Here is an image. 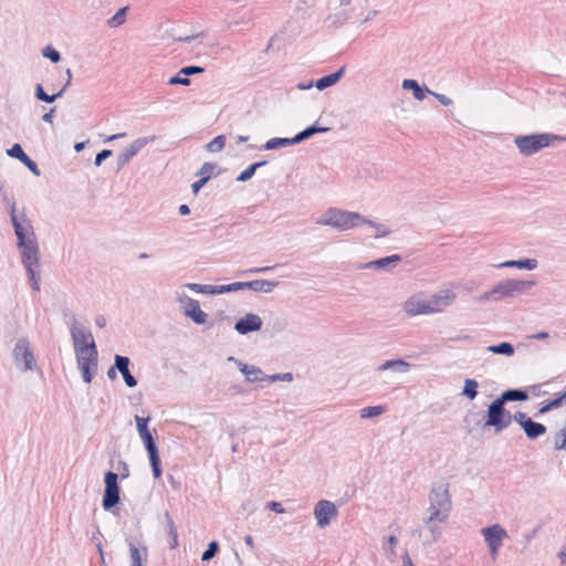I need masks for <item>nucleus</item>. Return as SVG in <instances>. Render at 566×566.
<instances>
[{
	"mask_svg": "<svg viewBox=\"0 0 566 566\" xmlns=\"http://www.w3.org/2000/svg\"><path fill=\"white\" fill-rule=\"evenodd\" d=\"M429 516L424 520V524L439 522L443 523L448 520L452 509V501L449 493L448 483H436L432 485L429 495Z\"/></svg>",
	"mask_w": 566,
	"mask_h": 566,
	"instance_id": "obj_1",
	"label": "nucleus"
},
{
	"mask_svg": "<svg viewBox=\"0 0 566 566\" xmlns=\"http://www.w3.org/2000/svg\"><path fill=\"white\" fill-rule=\"evenodd\" d=\"M364 222H369V219L358 212L338 208H328L315 223L318 226H328L339 231H345L361 226Z\"/></svg>",
	"mask_w": 566,
	"mask_h": 566,
	"instance_id": "obj_2",
	"label": "nucleus"
},
{
	"mask_svg": "<svg viewBox=\"0 0 566 566\" xmlns=\"http://www.w3.org/2000/svg\"><path fill=\"white\" fill-rule=\"evenodd\" d=\"M117 470L118 473L107 471L104 474V494L102 499V506L105 511H112L120 502V486L118 484L119 475L122 479L129 476V468L125 461H119Z\"/></svg>",
	"mask_w": 566,
	"mask_h": 566,
	"instance_id": "obj_3",
	"label": "nucleus"
},
{
	"mask_svg": "<svg viewBox=\"0 0 566 566\" xmlns=\"http://www.w3.org/2000/svg\"><path fill=\"white\" fill-rule=\"evenodd\" d=\"M535 285L534 281L506 279L495 284L491 290L484 292L480 300L502 301L527 292Z\"/></svg>",
	"mask_w": 566,
	"mask_h": 566,
	"instance_id": "obj_4",
	"label": "nucleus"
},
{
	"mask_svg": "<svg viewBox=\"0 0 566 566\" xmlns=\"http://www.w3.org/2000/svg\"><path fill=\"white\" fill-rule=\"evenodd\" d=\"M554 140L563 142L566 140V138L555 134L542 133L517 136L515 137L514 143L520 153L523 156L528 157L538 153L543 148L548 147Z\"/></svg>",
	"mask_w": 566,
	"mask_h": 566,
	"instance_id": "obj_5",
	"label": "nucleus"
},
{
	"mask_svg": "<svg viewBox=\"0 0 566 566\" xmlns=\"http://www.w3.org/2000/svg\"><path fill=\"white\" fill-rule=\"evenodd\" d=\"M512 421H514V415L505 408V403L502 402V400L495 398L488 406L483 429L493 428L494 432L497 434L507 429Z\"/></svg>",
	"mask_w": 566,
	"mask_h": 566,
	"instance_id": "obj_6",
	"label": "nucleus"
},
{
	"mask_svg": "<svg viewBox=\"0 0 566 566\" xmlns=\"http://www.w3.org/2000/svg\"><path fill=\"white\" fill-rule=\"evenodd\" d=\"M88 346L91 347L88 350L80 348L75 352L77 367L82 374L84 382L86 384L92 382L98 366V352L95 340H92Z\"/></svg>",
	"mask_w": 566,
	"mask_h": 566,
	"instance_id": "obj_7",
	"label": "nucleus"
},
{
	"mask_svg": "<svg viewBox=\"0 0 566 566\" xmlns=\"http://www.w3.org/2000/svg\"><path fill=\"white\" fill-rule=\"evenodd\" d=\"M12 356L15 365L22 371H33L39 369L33 349L31 348L30 342L27 337L18 338L12 350Z\"/></svg>",
	"mask_w": 566,
	"mask_h": 566,
	"instance_id": "obj_8",
	"label": "nucleus"
},
{
	"mask_svg": "<svg viewBox=\"0 0 566 566\" xmlns=\"http://www.w3.org/2000/svg\"><path fill=\"white\" fill-rule=\"evenodd\" d=\"M280 285L279 281L270 280H254L250 282H234L226 285H216V295L222 293L235 292L239 290L249 289L254 292L271 293L276 286Z\"/></svg>",
	"mask_w": 566,
	"mask_h": 566,
	"instance_id": "obj_9",
	"label": "nucleus"
},
{
	"mask_svg": "<svg viewBox=\"0 0 566 566\" xmlns=\"http://www.w3.org/2000/svg\"><path fill=\"white\" fill-rule=\"evenodd\" d=\"M481 534L484 537L492 559L495 560L497 558L503 539L509 536L506 530L500 524H494L483 527L481 530Z\"/></svg>",
	"mask_w": 566,
	"mask_h": 566,
	"instance_id": "obj_10",
	"label": "nucleus"
},
{
	"mask_svg": "<svg viewBox=\"0 0 566 566\" xmlns=\"http://www.w3.org/2000/svg\"><path fill=\"white\" fill-rule=\"evenodd\" d=\"M514 421L520 424L525 436L530 440H536L547 431L546 426L541 422L533 421L525 412L517 411L514 413Z\"/></svg>",
	"mask_w": 566,
	"mask_h": 566,
	"instance_id": "obj_11",
	"label": "nucleus"
},
{
	"mask_svg": "<svg viewBox=\"0 0 566 566\" xmlns=\"http://www.w3.org/2000/svg\"><path fill=\"white\" fill-rule=\"evenodd\" d=\"M338 515L336 505L328 500H321L314 507V516L319 528L331 524L332 520Z\"/></svg>",
	"mask_w": 566,
	"mask_h": 566,
	"instance_id": "obj_12",
	"label": "nucleus"
},
{
	"mask_svg": "<svg viewBox=\"0 0 566 566\" xmlns=\"http://www.w3.org/2000/svg\"><path fill=\"white\" fill-rule=\"evenodd\" d=\"M19 248H22V263L25 269L27 266H39L40 251L33 230H31V234L28 237V241L24 242V244H19Z\"/></svg>",
	"mask_w": 566,
	"mask_h": 566,
	"instance_id": "obj_13",
	"label": "nucleus"
},
{
	"mask_svg": "<svg viewBox=\"0 0 566 566\" xmlns=\"http://www.w3.org/2000/svg\"><path fill=\"white\" fill-rule=\"evenodd\" d=\"M155 136L140 137L135 139L129 146L125 147L117 157V170L125 167L134 156H136L148 143L155 140Z\"/></svg>",
	"mask_w": 566,
	"mask_h": 566,
	"instance_id": "obj_14",
	"label": "nucleus"
},
{
	"mask_svg": "<svg viewBox=\"0 0 566 566\" xmlns=\"http://www.w3.org/2000/svg\"><path fill=\"white\" fill-rule=\"evenodd\" d=\"M70 333H71V337H72V340L74 344L75 352L80 348L83 350L91 349L88 344H91L92 340H94L93 335H92L91 331L86 329L83 326H80L75 316H73V323L70 327Z\"/></svg>",
	"mask_w": 566,
	"mask_h": 566,
	"instance_id": "obj_15",
	"label": "nucleus"
},
{
	"mask_svg": "<svg viewBox=\"0 0 566 566\" xmlns=\"http://www.w3.org/2000/svg\"><path fill=\"white\" fill-rule=\"evenodd\" d=\"M180 302L186 304L184 314L192 322L198 325H202L207 322L208 315L200 308V304L197 300L185 295L180 298Z\"/></svg>",
	"mask_w": 566,
	"mask_h": 566,
	"instance_id": "obj_16",
	"label": "nucleus"
},
{
	"mask_svg": "<svg viewBox=\"0 0 566 566\" xmlns=\"http://www.w3.org/2000/svg\"><path fill=\"white\" fill-rule=\"evenodd\" d=\"M262 324L263 322L259 315L248 313L235 322L234 329L241 335H247L249 333L260 331L262 328Z\"/></svg>",
	"mask_w": 566,
	"mask_h": 566,
	"instance_id": "obj_17",
	"label": "nucleus"
},
{
	"mask_svg": "<svg viewBox=\"0 0 566 566\" xmlns=\"http://www.w3.org/2000/svg\"><path fill=\"white\" fill-rule=\"evenodd\" d=\"M403 310L410 316L432 313V307L427 303V300L419 296L409 297L403 304Z\"/></svg>",
	"mask_w": 566,
	"mask_h": 566,
	"instance_id": "obj_18",
	"label": "nucleus"
},
{
	"mask_svg": "<svg viewBox=\"0 0 566 566\" xmlns=\"http://www.w3.org/2000/svg\"><path fill=\"white\" fill-rule=\"evenodd\" d=\"M115 367L122 374L123 379L127 387L133 388L137 386V379L130 374L129 364L130 360L127 356L116 354L114 357Z\"/></svg>",
	"mask_w": 566,
	"mask_h": 566,
	"instance_id": "obj_19",
	"label": "nucleus"
},
{
	"mask_svg": "<svg viewBox=\"0 0 566 566\" xmlns=\"http://www.w3.org/2000/svg\"><path fill=\"white\" fill-rule=\"evenodd\" d=\"M454 298L455 295L453 292L442 291L439 294H434L428 298L427 303L430 305V307H432V313H436L441 312L444 307L449 306Z\"/></svg>",
	"mask_w": 566,
	"mask_h": 566,
	"instance_id": "obj_20",
	"label": "nucleus"
},
{
	"mask_svg": "<svg viewBox=\"0 0 566 566\" xmlns=\"http://www.w3.org/2000/svg\"><path fill=\"white\" fill-rule=\"evenodd\" d=\"M401 261V256L399 254H391L385 258H380L370 262L363 264V269H373V270H381L388 271L390 266H396Z\"/></svg>",
	"mask_w": 566,
	"mask_h": 566,
	"instance_id": "obj_21",
	"label": "nucleus"
},
{
	"mask_svg": "<svg viewBox=\"0 0 566 566\" xmlns=\"http://www.w3.org/2000/svg\"><path fill=\"white\" fill-rule=\"evenodd\" d=\"M12 226L14 228V233L18 239V245L24 244L28 241V237L31 234V230H33L32 226L28 220H24V224L19 220L17 213L10 216Z\"/></svg>",
	"mask_w": 566,
	"mask_h": 566,
	"instance_id": "obj_22",
	"label": "nucleus"
},
{
	"mask_svg": "<svg viewBox=\"0 0 566 566\" xmlns=\"http://www.w3.org/2000/svg\"><path fill=\"white\" fill-rule=\"evenodd\" d=\"M346 65L339 67L336 72L324 75L315 82V86L318 91H324L335 85L345 74Z\"/></svg>",
	"mask_w": 566,
	"mask_h": 566,
	"instance_id": "obj_23",
	"label": "nucleus"
},
{
	"mask_svg": "<svg viewBox=\"0 0 566 566\" xmlns=\"http://www.w3.org/2000/svg\"><path fill=\"white\" fill-rule=\"evenodd\" d=\"M497 398L506 405L507 402L512 401H525L528 399V394L526 390L521 388L507 389L504 390Z\"/></svg>",
	"mask_w": 566,
	"mask_h": 566,
	"instance_id": "obj_24",
	"label": "nucleus"
},
{
	"mask_svg": "<svg viewBox=\"0 0 566 566\" xmlns=\"http://www.w3.org/2000/svg\"><path fill=\"white\" fill-rule=\"evenodd\" d=\"M402 88L411 90L413 97L418 101L424 99L426 95L431 93L427 86H421L416 80H403Z\"/></svg>",
	"mask_w": 566,
	"mask_h": 566,
	"instance_id": "obj_25",
	"label": "nucleus"
},
{
	"mask_svg": "<svg viewBox=\"0 0 566 566\" xmlns=\"http://www.w3.org/2000/svg\"><path fill=\"white\" fill-rule=\"evenodd\" d=\"M329 129H331L329 127L319 126L317 123H315L313 125L307 126L302 132L297 133L294 136V140H295L296 144H300V143L311 138L312 136H314L317 133H326Z\"/></svg>",
	"mask_w": 566,
	"mask_h": 566,
	"instance_id": "obj_26",
	"label": "nucleus"
},
{
	"mask_svg": "<svg viewBox=\"0 0 566 566\" xmlns=\"http://www.w3.org/2000/svg\"><path fill=\"white\" fill-rule=\"evenodd\" d=\"M409 369L410 364L400 358L387 360L377 367V370L379 371L395 370L399 373H407Z\"/></svg>",
	"mask_w": 566,
	"mask_h": 566,
	"instance_id": "obj_27",
	"label": "nucleus"
},
{
	"mask_svg": "<svg viewBox=\"0 0 566 566\" xmlns=\"http://www.w3.org/2000/svg\"><path fill=\"white\" fill-rule=\"evenodd\" d=\"M499 268H517L524 270H534L537 268V260L535 259H520L505 261L497 265Z\"/></svg>",
	"mask_w": 566,
	"mask_h": 566,
	"instance_id": "obj_28",
	"label": "nucleus"
},
{
	"mask_svg": "<svg viewBox=\"0 0 566 566\" xmlns=\"http://www.w3.org/2000/svg\"><path fill=\"white\" fill-rule=\"evenodd\" d=\"M292 145H296L294 137H292V138L274 137V138L269 139L261 148L265 149V150H274V149H279V148L287 147V146H292Z\"/></svg>",
	"mask_w": 566,
	"mask_h": 566,
	"instance_id": "obj_29",
	"label": "nucleus"
},
{
	"mask_svg": "<svg viewBox=\"0 0 566 566\" xmlns=\"http://www.w3.org/2000/svg\"><path fill=\"white\" fill-rule=\"evenodd\" d=\"M63 94H64V90H60L57 93L49 95L48 93H45V91L43 90V86L41 84L35 85L34 96H35V98H38L41 102L53 103L57 98L62 97Z\"/></svg>",
	"mask_w": 566,
	"mask_h": 566,
	"instance_id": "obj_30",
	"label": "nucleus"
},
{
	"mask_svg": "<svg viewBox=\"0 0 566 566\" xmlns=\"http://www.w3.org/2000/svg\"><path fill=\"white\" fill-rule=\"evenodd\" d=\"M488 352L496 355L513 356L515 353L514 346L509 342H502L500 344L490 345L486 347Z\"/></svg>",
	"mask_w": 566,
	"mask_h": 566,
	"instance_id": "obj_31",
	"label": "nucleus"
},
{
	"mask_svg": "<svg viewBox=\"0 0 566 566\" xmlns=\"http://www.w3.org/2000/svg\"><path fill=\"white\" fill-rule=\"evenodd\" d=\"M485 420V415L483 411H468V413L464 416V423L467 426H473L478 428L483 429V422Z\"/></svg>",
	"mask_w": 566,
	"mask_h": 566,
	"instance_id": "obj_32",
	"label": "nucleus"
},
{
	"mask_svg": "<svg viewBox=\"0 0 566 566\" xmlns=\"http://www.w3.org/2000/svg\"><path fill=\"white\" fill-rule=\"evenodd\" d=\"M266 164H268V160H261V161L251 164L248 168H245L243 171H241V174L237 177V180L240 182H245V181L250 180L254 176L255 171L259 168L264 167Z\"/></svg>",
	"mask_w": 566,
	"mask_h": 566,
	"instance_id": "obj_33",
	"label": "nucleus"
},
{
	"mask_svg": "<svg viewBox=\"0 0 566 566\" xmlns=\"http://www.w3.org/2000/svg\"><path fill=\"white\" fill-rule=\"evenodd\" d=\"M147 453H148V458H149V463H150V467H151L153 475H154L155 479H158L163 474L159 451L157 449V450L149 451Z\"/></svg>",
	"mask_w": 566,
	"mask_h": 566,
	"instance_id": "obj_34",
	"label": "nucleus"
},
{
	"mask_svg": "<svg viewBox=\"0 0 566 566\" xmlns=\"http://www.w3.org/2000/svg\"><path fill=\"white\" fill-rule=\"evenodd\" d=\"M348 19H349V13L347 11H340V12L327 15V18L325 19V22L328 24V27L339 28V27L344 25Z\"/></svg>",
	"mask_w": 566,
	"mask_h": 566,
	"instance_id": "obj_35",
	"label": "nucleus"
},
{
	"mask_svg": "<svg viewBox=\"0 0 566 566\" xmlns=\"http://www.w3.org/2000/svg\"><path fill=\"white\" fill-rule=\"evenodd\" d=\"M479 382L475 379L467 378L461 395L473 400L478 396Z\"/></svg>",
	"mask_w": 566,
	"mask_h": 566,
	"instance_id": "obj_36",
	"label": "nucleus"
},
{
	"mask_svg": "<svg viewBox=\"0 0 566 566\" xmlns=\"http://www.w3.org/2000/svg\"><path fill=\"white\" fill-rule=\"evenodd\" d=\"M244 375L248 382H260L266 380L268 378V375H265L259 367L253 365L248 367V370L244 373Z\"/></svg>",
	"mask_w": 566,
	"mask_h": 566,
	"instance_id": "obj_37",
	"label": "nucleus"
},
{
	"mask_svg": "<svg viewBox=\"0 0 566 566\" xmlns=\"http://www.w3.org/2000/svg\"><path fill=\"white\" fill-rule=\"evenodd\" d=\"M128 7L120 8L112 18L107 20L109 28H117L125 22Z\"/></svg>",
	"mask_w": 566,
	"mask_h": 566,
	"instance_id": "obj_38",
	"label": "nucleus"
},
{
	"mask_svg": "<svg viewBox=\"0 0 566 566\" xmlns=\"http://www.w3.org/2000/svg\"><path fill=\"white\" fill-rule=\"evenodd\" d=\"M386 411V407L385 406H369V407H365L360 410V417L363 419H367V418H374V417H378L380 415H382L384 412Z\"/></svg>",
	"mask_w": 566,
	"mask_h": 566,
	"instance_id": "obj_39",
	"label": "nucleus"
},
{
	"mask_svg": "<svg viewBox=\"0 0 566 566\" xmlns=\"http://www.w3.org/2000/svg\"><path fill=\"white\" fill-rule=\"evenodd\" d=\"M187 287L196 293L216 295V285L189 283Z\"/></svg>",
	"mask_w": 566,
	"mask_h": 566,
	"instance_id": "obj_40",
	"label": "nucleus"
},
{
	"mask_svg": "<svg viewBox=\"0 0 566 566\" xmlns=\"http://www.w3.org/2000/svg\"><path fill=\"white\" fill-rule=\"evenodd\" d=\"M564 405L559 395H557L554 399L545 401L538 410L539 415L546 413L551 410L557 409Z\"/></svg>",
	"mask_w": 566,
	"mask_h": 566,
	"instance_id": "obj_41",
	"label": "nucleus"
},
{
	"mask_svg": "<svg viewBox=\"0 0 566 566\" xmlns=\"http://www.w3.org/2000/svg\"><path fill=\"white\" fill-rule=\"evenodd\" d=\"M128 547L132 559L130 566H144L139 548L132 541H128Z\"/></svg>",
	"mask_w": 566,
	"mask_h": 566,
	"instance_id": "obj_42",
	"label": "nucleus"
},
{
	"mask_svg": "<svg viewBox=\"0 0 566 566\" xmlns=\"http://www.w3.org/2000/svg\"><path fill=\"white\" fill-rule=\"evenodd\" d=\"M226 145V137L223 135L216 136L211 142L206 145L208 151H220Z\"/></svg>",
	"mask_w": 566,
	"mask_h": 566,
	"instance_id": "obj_43",
	"label": "nucleus"
},
{
	"mask_svg": "<svg viewBox=\"0 0 566 566\" xmlns=\"http://www.w3.org/2000/svg\"><path fill=\"white\" fill-rule=\"evenodd\" d=\"M219 549H220V546H219L218 542H216V541L210 542L208 544L207 549L201 555V560L202 562L211 560L218 554Z\"/></svg>",
	"mask_w": 566,
	"mask_h": 566,
	"instance_id": "obj_44",
	"label": "nucleus"
},
{
	"mask_svg": "<svg viewBox=\"0 0 566 566\" xmlns=\"http://www.w3.org/2000/svg\"><path fill=\"white\" fill-rule=\"evenodd\" d=\"M143 443H144V447L146 449L147 452L149 451H153V450H157L158 447L156 444V441H155V438L153 437V433L150 431L139 436Z\"/></svg>",
	"mask_w": 566,
	"mask_h": 566,
	"instance_id": "obj_45",
	"label": "nucleus"
},
{
	"mask_svg": "<svg viewBox=\"0 0 566 566\" xmlns=\"http://www.w3.org/2000/svg\"><path fill=\"white\" fill-rule=\"evenodd\" d=\"M42 55L44 57L49 59L53 63H57L61 60L60 52L57 50H55L53 46H51V45H46L42 50Z\"/></svg>",
	"mask_w": 566,
	"mask_h": 566,
	"instance_id": "obj_46",
	"label": "nucleus"
},
{
	"mask_svg": "<svg viewBox=\"0 0 566 566\" xmlns=\"http://www.w3.org/2000/svg\"><path fill=\"white\" fill-rule=\"evenodd\" d=\"M363 224H367V226L374 228L377 231V233L375 235L376 238L387 237L390 233V230L388 228H386L385 226L377 223L370 219H369V222H364Z\"/></svg>",
	"mask_w": 566,
	"mask_h": 566,
	"instance_id": "obj_47",
	"label": "nucleus"
},
{
	"mask_svg": "<svg viewBox=\"0 0 566 566\" xmlns=\"http://www.w3.org/2000/svg\"><path fill=\"white\" fill-rule=\"evenodd\" d=\"M0 192H1L3 202L6 203V206L9 209V214L10 216L14 214L15 213V202L12 198H9V196L7 195V191L4 189V186L2 184L0 185Z\"/></svg>",
	"mask_w": 566,
	"mask_h": 566,
	"instance_id": "obj_48",
	"label": "nucleus"
},
{
	"mask_svg": "<svg viewBox=\"0 0 566 566\" xmlns=\"http://www.w3.org/2000/svg\"><path fill=\"white\" fill-rule=\"evenodd\" d=\"M135 421H136V426H137V430H138V433L139 436L150 431L148 429V422L150 421V417H140V416H135Z\"/></svg>",
	"mask_w": 566,
	"mask_h": 566,
	"instance_id": "obj_49",
	"label": "nucleus"
},
{
	"mask_svg": "<svg viewBox=\"0 0 566 566\" xmlns=\"http://www.w3.org/2000/svg\"><path fill=\"white\" fill-rule=\"evenodd\" d=\"M27 274L31 281V287L33 291L38 292L40 291V277L39 275L35 273L34 269L31 268V266H27Z\"/></svg>",
	"mask_w": 566,
	"mask_h": 566,
	"instance_id": "obj_50",
	"label": "nucleus"
},
{
	"mask_svg": "<svg viewBox=\"0 0 566 566\" xmlns=\"http://www.w3.org/2000/svg\"><path fill=\"white\" fill-rule=\"evenodd\" d=\"M266 380L271 382L275 381H292L293 375L291 373H282V374H274V375H268Z\"/></svg>",
	"mask_w": 566,
	"mask_h": 566,
	"instance_id": "obj_51",
	"label": "nucleus"
},
{
	"mask_svg": "<svg viewBox=\"0 0 566 566\" xmlns=\"http://www.w3.org/2000/svg\"><path fill=\"white\" fill-rule=\"evenodd\" d=\"M205 70L203 67L201 66H197V65H189V66H184L180 71H179V74H182L185 75L186 77H189L190 75H195V74H200L202 73Z\"/></svg>",
	"mask_w": 566,
	"mask_h": 566,
	"instance_id": "obj_52",
	"label": "nucleus"
},
{
	"mask_svg": "<svg viewBox=\"0 0 566 566\" xmlns=\"http://www.w3.org/2000/svg\"><path fill=\"white\" fill-rule=\"evenodd\" d=\"M182 74H177L175 76H171L169 80H168V84L169 85H184V86H188L190 84V78L189 77H186L185 75L181 76Z\"/></svg>",
	"mask_w": 566,
	"mask_h": 566,
	"instance_id": "obj_53",
	"label": "nucleus"
},
{
	"mask_svg": "<svg viewBox=\"0 0 566 566\" xmlns=\"http://www.w3.org/2000/svg\"><path fill=\"white\" fill-rule=\"evenodd\" d=\"M24 153L22 146L18 143L13 144L11 148L7 149V155L9 157L19 159L20 156Z\"/></svg>",
	"mask_w": 566,
	"mask_h": 566,
	"instance_id": "obj_54",
	"label": "nucleus"
},
{
	"mask_svg": "<svg viewBox=\"0 0 566 566\" xmlns=\"http://www.w3.org/2000/svg\"><path fill=\"white\" fill-rule=\"evenodd\" d=\"M217 167L216 164H212V163H205L201 168L199 169V171L197 172V175H200L201 177H205L207 175H210L211 176V172L213 171V169Z\"/></svg>",
	"mask_w": 566,
	"mask_h": 566,
	"instance_id": "obj_55",
	"label": "nucleus"
},
{
	"mask_svg": "<svg viewBox=\"0 0 566 566\" xmlns=\"http://www.w3.org/2000/svg\"><path fill=\"white\" fill-rule=\"evenodd\" d=\"M112 154H113V153H112V150H109V149H103L102 151H99V153L96 155L94 164H95L96 166H101V165H102V163H103L104 160H106L108 157H111V156H112Z\"/></svg>",
	"mask_w": 566,
	"mask_h": 566,
	"instance_id": "obj_56",
	"label": "nucleus"
},
{
	"mask_svg": "<svg viewBox=\"0 0 566 566\" xmlns=\"http://www.w3.org/2000/svg\"><path fill=\"white\" fill-rule=\"evenodd\" d=\"M210 180V175L201 177L199 180L195 181L191 185L192 192L198 193V191Z\"/></svg>",
	"mask_w": 566,
	"mask_h": 566,
	"instance_id": "obj_57",
	"label": "nucleus"
},
{
	"mask_svg": "<svg viewBox=\"0 0 566 566\" xmlns=\"http://www.w3.org/2000/svg\"><path fill=\"white\" fill-rule=\"evenodd\" d=\"M566 436V420L564 427L555 432L554 434V448L555 450H558V443H560V439H563Z\"/></svg>",
	"mask_w": 566,
	"mask_h": 566,
	"instance_id": "obj_58",
	"label": "nucleus"
},
{
	"mask_svg": "<svg viewBox=\"0 0 566 566\" xmlns=\"http://www.w3.org/2000/svg\"><path fill=\"white\" fill-rule=\"evenodd\" d=\"M266 509L280 514L285 512V509L283 507L282 503L276 501L268 502Z\"/></svg>",
	"mask_w": 566,
	"mask_h": 566,
	"instance_id": "obj_59",
	"label": "nucleus"
},
{
	"mask_svg": "<svg viewBox=\"0 0 566 566\" xmlns=\"http://www.w3.org/2000/svg\"><path fill=\"white\" fill-rule=\"evenodd\" d=\"M24 166L36 177H39L41 175V171L36 165V163L34 160H32L30 158V160H28V163L24 164Z\"/></svg>",
	"mask_w": 566,
	"mask_h": 566,
	"instance_id": "obj_60",
	"label": "nucleus"
},
{
	"mask_svg": "<svg viewBox=\"0 0 566 566\" xmlns=\"http://www.w3.org/2000/svg\"><path fill=\"white\" fill-rule=\"evenodd\" d=\"M430 94H432L443 106H450L452 104V99L444 94L433 92H431Z\"/></svg>",
	"mask_w": 566,
	"mask_h": 566,
	"instance_id": "obj_61",
	"label": "nucleus"
},
{
	"mask_svg": "<svg viewBox=\"0 0 566 566\" xmlns=\"http://www.w3.org/2000/svg\"><path fill=\"white\" fill-rule=\"evenodd\" d=\"M169 537H170V542H169V547L170 548H176L178 547L179 543H178V533H177V530H171L169 533H168Z\"/></svg>",
	"mask_w": 566,
	"mask_h": 566,
	"instance_id": "obj_62",
	"label": "nucleus"
},
{
	"mask_svg": "<svg viewBox=\"0 0 566 566\" xmlns=\"http://www.w3.org/2000/svg\"><path fill=\"white\" fill-rule=\"evenodd\" d=\"M55 111H56V108L53 107V108L50 109V112L43 114L42 115V120L45 122V123L52 124Z\"/></svg>",
	"mask_w": 566,
	"mask_h": 566,
	"instance_id": "obj_63",
	"label": "nucleus"
},
{
	"mask_svg": "<svg viewBox=\"0 0 566 566\" xmlns=\"http://www.w3.org/2000/svg\"><path fill=\"white\" fill-rule=\"evenodd\" d=\"M558 558L560 560V564L566 566V544L563 546V548L558 552Z\"/></svg>",
	"mask_w": 566,
	"mask_h": 566,
	"instance_id": "obj_64",
	"label": "nucleus"
}]
</instances>
